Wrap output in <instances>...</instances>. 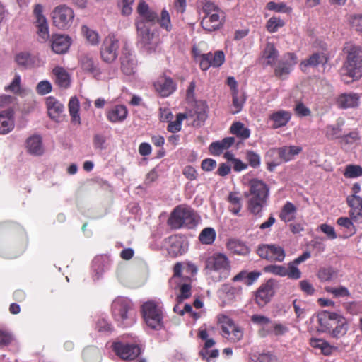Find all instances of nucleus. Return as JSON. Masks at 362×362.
<instances>
[{
    "mask_svg": "<svg viewBox=\"0 0 362 362\" xmlns=\"http://www.w3.org/2000/svg\"><path fill=\"white\" fill-rule=\"evenodd\" d=\"M135 345L122 341L113 343L112 349L117 356L124 361H132L136 358Z\"/></svg>",
    "mask_w": 362,
    "mask_h": 362,
    "instance_id": "2eb2a0df",
    "label": "nucleus"
},
{
    "mask_svg": "<svg viewBox=\"0 0 362 362\" xmlns=\"http://www.w3.org/2000/svg\"><path fill=\"white\" fill-rule=\"evenodd\" d=\"M218 322L221 328V335L231 342H237L243 337L242 329L228 316L220 315Z\"/></svg>",
    "mask_w": 362,
    "mask_h": 362,
    "instance_id": "6e6552de",
    "label": "nucleus"
},
{
    "mask_svg": "<svg viewBox=\"0 0 362 362\" xmlns=\"http://www.w3.org/2000/svg\"><path fill=\"white\" fill-rule=\"evenodd\" d=\"M166 242L168 244V254L171 256L176 257L184 252L182 241L177 237L170 236L166 240Z\"/></svg>",
    "mask_w": 362,
    "mask_h": 362,
    "instance_id": "f704fd0d",
    "label": "nucleus"
},
{
    "mask_svg": "<svg viewBox=\"0 0 362 362\" xmlns=\"http://www.w3.org/2000/svg\"><path fill=\"white\" fill-rule=\"evenodd\" d=\"M291 117L290 112L286 110H279L272 113L269 115V119L273 122L272 127L274 129L280 128L286 126Z\"/></svg>",
    "mask_w": 362,
    "mask_h": 362,
    "instance_id": "bb28decb",
    "label": "nucleus"
},
{
    "mask_svg": "<svg viewBox=\"0 0 362 362\" xmlns=\"http://www.w3.org/2000/svg\"><path fill=\"white\" fill-rule=\"evenodd\" d=\"M216 231L212 228H206L199 234V239L202 243L211 244L216 238Z\"/></svg>",
    "mask_w": 362,
    "mask_h": 362,
    "instance_id": "49530a36",
    "label": "nucleus"
},
{
    "mask_svg": "<svg viewBox=\"0 0 362 362\" xmlns=\"http://www.w3.org/2000/svg\"><path fill=\"white\" fill-rule=\"evenodd\" d=\"M134 59L135 56L131 53L128 48L125 47L123 49L122 56V71L126 75H132L134 74Z\"/></svg>",
    "mask_w": 362,
    "mask_h": 362,
    "instance_id": "b1692460",
    "label": "nucleus"
},
{
    "mask_svg": "<svg viewBox=\"0 0 362 362\" xmlns=\"http://www.w3.org/2000/svg\"><path fill=\"white\" fill-rule=\"evenodd\" d=\"M79 64L81 69L90 74L97 80H101V71L98 66V62L90 54H82L79 57Z\"/></svg>",
    "mask_w": 362,
    "mask_h": 362,
    "instance_id": "4468645a",
    "label": "nucleus"
},
{
    "mask_svg": "<svg viewBox=\"0 0 362 362\" xmlns=\"http://www.w3.org/2000/svg\"><path fill=\"white\" fill-rule=\"evenodd\" d=\"M127 114V110L124 105H116L107 112V118L112 123L121 122L126 119Z\"/></svg>",
    "mask_w": 362,
    "mask_h": 362,
    "instance_id": "c756f323",
    "label": "nucleus"
},
{
    "mask_svg": "<svg viewBox=\"0 0 362 362\" xmlns=\"http://www.w3.org/2000/svg\"><path fill=\"white\" fill-rule=\"evenodd\" d=\"M71 44V40L69 36L64 35H53L51 38L52 50L57 54L66 53Z\"/></svg>",
    "mask_w": 362,
    "mask_h": 362,
    "instance_id": "a211bd4d",
    "label": "nucleus"
},
{
    "mask_svg": "<svg viewBox=\"0 0 362 362\" xmlns=\"http://www.w3.org/2000/svg\"><path fill=\"white\" fill-rule=\"evenodd\" d=\"M141 313L146 325L150 328L160 330L164 327L163 312L158 304L147 301L141 305Z\"/></svg>",
    "mask_w": 362,
    "mask_h": 362,
    "instance_id": "39448f33",
    "label": "nucleus"
},
{
    "mask_svg": "<svg viewBox=\"0 0 362 362\" xmlns=\"http://www.w3.org/2000/svg\"><path fill=\"white\" fill-rule=\"evenodd\" d=\"M360 95L355 93H345L339 95L337 99V105L342 109L356 107L359 105Z\"/></svg>",
    "mask_w": 362,
    "mask_h": 362,
    "instance_id": "6ab92c4d",
    "label": "nucleus"
},
{
    "mask_svg": "<svg viewBox=\"0 0 362 362\" xmlns=\"http://www.w3.org/2000/svg\"><path fill=\"white\" fill-rule=\"evenodd\" d=\"M74 17L73 10L65 5L57 6L52 12L54 24L59 29L69 28Z\"/></svg>",
    "mask_w": 362,
    "mask_h": 362,
    "instance_id": "9b49d317",
    "label": "nucleus"
},
{
    "mask_svg": "<svg viewBox=\"0 0 362 362\" xmlns=\"http://www.w3.org/2000/svg\"><path fill=\"white\" fill-rule=\"evenodd\" d=\"M135 0H119V7L124 16H129L132 13V6Z\"/></svg>",
    "mask_w": 362,
    "mask_h": 362,
    "instance_id": "052dcab7",
    "label": "nucleus"
},
{
    "mask_svg": "<svg viewBox=\"0 0 362 362\" xmlns=\"http://www.w3.org/2000/svg\"><path fill=\"white\" fill-rule=\"evenodd\" d=\"M284 25V23L282 20L272 17L267 21V28L270 33H274L277 31L279 28L283 27Z\"/></svg>",
    "mask_w": 362,
    "mask_h": 362,
    "instance_id": "680f3d73",
    "label": "nucleus"
},
{
    "mask_svg": "<svg viewBox=\"0 0 362 362\" xmlns=\"http://www.w3.org/2000/svg\"><path fill=\"white\" fill-rule=\"evenodd\" d=\"M246 160L252 168H256L260 165L259 156L252 151H247L246 152Z\"/></svg>",
    "mask_w": 362,
    "mask_h": 362,
    "instance_id": "69168bd1",
    "label": "nucleus"
},
{
    "mask_svg": "<svg viewBox=\"0 0 362 362\" xmlns=\"http://www.w3.org/2000/svg\"><path fill=\"white\" fill-rule=\"evenodd\" d=\"M326 135L331 139L340 137L341 134V128L339 124L329 125L326 128Z\"/></svg>",
    "mask_w": 362,
    "mask_h": 362,
    "instance_id": "6e6d98bb",
    "label": "nucleus"
},
{
    "mask_svg": "<svg viewBox=\"0 0 362 362\" xmlns=\"http://www.w3.org/2000/svg\"><path fill=\"white\" fill-rule=\"evenodd\" d=\"M279 53L274 45L271 42L267 43L263 52L262 58L267 65H274L277 59Z\"/></svg>",
    "mask_w": 362,
    "mask_h": 362,
    "instance_id": "4c0bfd02",
    "label": "nucleus"
},
{
    "mask_svg": "<svg viewBox=\"0 0 362 362\" xmlns=\"http://www.w3.org/2000/svg\"><path fill=\"white\" fill-rule=\"evenodd\" d=\"M162 29L165 30L167 32H170L173 29V25L170 21V16L169 12L163 8L159 16H157L156 20Z\"/></svg>",
    "mask_w": 362,
    "mask_h": 362,
    "instance_id": "ea45409f",
    "label": "nucleus"
},
{
    "mask_svg": "<svg viewBox=\"0 0 362 362\" xmlns=\"http://www.w3.org/2000/svg\"><path fill=\"white\" fill-rule=\"evenodd\" d=\"M344 52L347 57L341 69L342 76H348L352 81L359 79L362 76V47L347 42L344 47ZM343 81L345 83L349 82L345 78H343Z\"/></svg>",
    "mask_w": 362,
    "mask_h": 362,
    "instance_id": "f03ea898",
    "label": "nucleus"
},
{
    "mask_svg": "<svg viewBox=\"0 0 362 362\" xmlns=\"http://www.w3.org/2000/svg\"><path fill=\"white\" fill-rule=\"evenodd\" d=\"M349 22L351 26L362 35V15L351 16Z\"/></svg>",
    "mask_w": 362,
    "mask_h": 362,
    "instance_id": "774afa93",
    "label": "nucleus"
},
{
    "mask_svg": "<svg viewBox=\"0 0 362 362\" xmlns=\"http://www.w3.org/2000/svg\"><path fill=\"white\" fill-rule=\"evenodd\" d=\"M16 62L18 65L28 68L34 64L35 58L28 52H20L16 56Z\"/></svg>",
    "mask_w": 362,
    "mask_h": 362,
    "instance_id": "c03bdc74",
    "label": "nucleus"
},
{
    "mask_svg": "<svg viewBox=\"0 0 362 362\" xmlns=\"http://www.w3.org/2000/svg\"><path fill=\"white\" fill-rule=\"evenodd\" d=\"M156 90L162 96L168 97L175 90V86L173 80L170 78L160 77L155 83Z\"/></svg>",
    "mask_w": 362,
    "mask_h": 362,
    "instance_id": "5701e85b",
    "label": "nucleus"
},
{
    "mask_svg": "<svg viewBox=\"0 0 362 362\" xmlns=\"http://www.w3.org/2000/svg\"><path fill=\"white\" fill-rule=\"evenodd\" d=\"M137 12L139 15L148 22H156L157 14L151 10L144 0L139 1L137 6Z\"/></svg>",
    "mask_w": 362,
    "mask_h": 362,
    "instance_id": "c9c22d12",
    "label": "nucleus"
},
{
    "mask_svg": "<svg viewBox=\"0 0 362 362\" xmlns=\"http://www.w3.org/2000/svg\"><path fill=\"white\" fill-rule=\"evenodd\" d=\"M251 321L261 328L259 334L262 337H264L272 332V321L269 317L262 315H253L251 317Z\"/></svg>",
    "mask_w": 362,
    "mask_h": 362,
    "instance_id": "cd10ccee",
    "label": "nucleus"
},
{
    "mask_svg": "<svg viewBox=\"0 0 362 362\" xmlns=\"http://www.w3.org/2000/svg\"><path fill=\"white\" fill-rule=\"evenodd\" d=\"M137 273L141 281L145 282L149 274V267L146 261L143 258H137Z\"/></svg>",
    "mask_w": 362,
    "mask_h": 362,
    "instance_id": "de8ad7c7",
    "label": "nucleus"
},
{
    "mask_svg": "<svg viewBox=\"0 0 362 362\" xmlns=\"http://www.w3.org/2000/svg\"><path fill=\"white\" fill-rule=\"evenodd\" d=\"M206 269L216 281L226 279L230 272V261L224 254H214L206 259Z\"/></svg>",
    "mask_w": 362,
    "mask_h": 362,
    "instance_id": "20e7f679",
    "label": "nucleus"
},
{
    "mask_svg": "<svg viewBox=\"0 0 362 362\" xmlns=\"http://www.w3.org/2000/svg\"><path fill=\"white\" fill-rule=\"evenodd\" d=\"M232 134L238 136L242 139H246L250 137V131L249 129L245 127L243 123L240 122H235L230 127Z\"/></svg>",
    "mask_w": 362,
    "mask_h": 362,
    "instance_id": "37998d69",
    "label": "nucleus"
},
{
    "mask_svg": "<svg viewBox=\"0 0 362 362\" xmlns=\"http://www.w3.org/2000/svg\"><path fill=\"white\" fill-rule=\"evenodd\" d=\"M107 139L105 136L96 134L93 136V146L96 149L104 150L107 148Z\"/></svg>",
    "mask_w": 362,
    "mask_h": 362,
    "instance_id": "e2e57ef3",
    "label": "nucleus"
},
{
    "mask_svg": "<svg viewBox=\"0 0 362 362\" xmlns=\"http://www.w3.org/2000/svg\"><path fill=\"white\" fill-rule=\"evenodd\" d=\"M347 178H355L362 176V167L358 165H348L344 172Z\"/></svg>",
    "mask_w": 362,
    "mask_h": 362,
    "instance_id": "09e8293b",
    "label": "nucleus"
},
{
    "mask_svg": "<svg viewBox=\"0 0 362 362\" xmlns=\"http://www.w3.org/2000/svg\"><path fill=\"white\" fill-rule=\"evenodd\" d=\"M174 274L170 279V284H176L180 287V294L177 296L176 300L182 303L185 300L189 298L192 295V286L190 279L182 276V264L177 262L174 266Z\"/></svg>",
    "mask_w": 362,
    "mask_h": 362,
    "instance_id": "0eeeda50",
    "label": "nucleus"
},
{
    "mask_svg": "<svg viewBox=\"0 0 362 362\" xmlns=\"http://www.w3.org/2000/svg\"><path fill=\"white\" fill-rule=\"evenodd\" d=\"M257 255L262 259L270 262H281L286 254L283 247L275 244H262L258 246Z\"/></svg>",
    "mask_w": 362,
    "mask_h": 362,
    "instance_id": "1a4fd4ad",
    "label": "nucleus"
},
{
    "mask_svg": "<svg viewBox=\"0 0 362 362\" xmlns=\"http://www.w3.org/2000/svg\"><path fill=\"white\" fill-rule=\"evenodd\" d=\"M275 286L276 281L269 279L258 288L256 292L255 300L259 307H264L271 300L274 294Z\"/></svg>",
    "mask_w": 362,
    "mask_h": 362,
    "instance_id": "ddd939ff",
    "label": "nucleus"
},
{
    "mask_svg": "<svg viewBox=\"0 0 362 362\" xmlns=\"http://www.w3.org/2000/svg\"><path fill=\"white\" fill-rule=\"evenodd\" d=\"M132 308V303L126 298H115L112 303V314L118 326L127 327L132 324L129 317V311Z\"/></svg>",
    "mask_w": 362,
    "mask_h": 362,
    "instance_id": "423d86ee",
    "label": "nucleus"
},
{
    "mask_svg": "<svg viewBox=\"0 0 362 362\" xmlns=\"http://www.w3.org/2000/svg\"><path fill=\"white\" fill-rule=\"evenodd\" d=\"M336 324L330 332L329 334L334 338H340L344 336L348 331V324L346 320L339 315Z\"/></svg>",
    "mask_w": 362,
    "mask_h": 362,
    "instance_id": "473e14b6",
    "label": "nucleus"
},
{
    "mask_svg": "<svg viewBox=\"0 0 362 362\" xmlns=\"http://www.w3.org/2000/svg\"><path fill=\"white\" fill-rule=\"evenodd\" d=\"M118 40L113 35H108L103 41L101 48V57L105 62H112L117 57Z\"/></svg>",
    "mask_w": 362,
    "mask_h": 362,
    "instance_id": "f8f14e48",
    "label": "nucleus"
},
{
    "mask_svg": "<svg viewBox=\"0 0 362 362\" xmlns=\"http://www.w3.org/2000/svg\"><path fill=\"white\" fill-rule=\"evenodd\" d=\"M35 16V25L37 28L38 40L40 42H47L49 37V25L47 18L43 15V6L41 4H36L33 10Z\"/></svg>",
    "mask_w": 362,
    "mask_h": 362,
    "instance_id": "9d476101",
    "label": "nucleus"
},
{
    "mask_svg": "<svg viewBox=\"0 0 362 362\" xmlns=\"http://www.w3.org/2000/svg\"><path fill=\"white\" fill-rule=\"evenodd\" d=\"M46 106L49 117L58 122L64 110L63 104L55 98L50 96L46 99Z\"/></svg>",
    "mask_w": 362,
    "mask_h": 362,
    "instance_id": "412c9836",
    "label": "nucleus"
},
{
    "mask_svg": "<svg viewBox=\"0 0 362 362\" xmlns=\"http://www.w3.org/2000/svg\"><path fill=\"white\" fill-rule=\"evenodd\" d=\"M250 362H276V358L272 353H255L250 356Z\"/></svg>",
    "mask_w": 362,
    "mask_h": 362,
    "instance_id": "79ce46f5",
    "label": "nucleus"
},
{
    "mask_svg": "<svg viewBox=\"0 0 362 362\" xmlns=\"http://www.w3.org/2000/svg\"><path fill=\"white\" fill-rule=\"evenodd\" d=\"M25 148L30 155L38 156L44 153L42 138L39 135H33L25 141Z\"/></svg>",
    "mask_w": 362,
    "mask_h": 362,
    "instance_id": "aec40b11",
    "label": "nucleus"
},
{
    "mask_svg": "<svg viewBox=\"0 0 362 362\" xmlns=\"http://www.w3.org/2000/svg\"><path fill=\"white\" fill-rule=\"evenodd\" d=\"M55 83L61 88H66L69 86L71 78L69 73L61 66H55L52 70Z\"/></svg>",
    "mask_w": 362,
    "mask_h": 362,
    "instance_id": "7c9ffc66",
    "label": "nucleus"
},
{
    "mask_svg": "<svg viewBox=\"0 0 362 362\" xmlns=\"http://www.w3.org/2000/svg\"><path fill=\"white\" fill-rule=\"evenodd\" d=\"M327 292L332 293L336 298L349 296L350 293L349 290L344 286L339 287H331L328 286L325 288Z\"/></svg>",
    "mask_w": 362,
    "mask_h": 362,
    "instance_id": "5fc2aeb1",
    "label": "nucleus"
},
{
    "mask_svg": "<svg viewBox=\"0 0 362 362\" xmlns=\"http://www.w3.org/2000/svg\"><path fill=\"white\" fill-rule=\"evenodd\" d=\"M293 305L297 318L300 320L304 318L307 310L306 303L300 300L295 299L293 301Z\"/></svg>",
    "mask_w": 362,
    "mask_h": 362,
    "instance_id": "8fccbe9b",
    "label": "nucleus"
},
{
    "mask_svg": "<svg viewBox=\"0 0 362 362\" xmlns=\"http://www.w3.org/2000/svg\"><path fill=\"white\" fill-rule=\"evenodd\" d=\"M14 128L13 112L6 110L0 112V134H6Z\"/></svg>",
    "mask_w": 362,
    "mask_h": 362,
    "instance_id": "4be33fe9",
    "label": "nucleus"
},
{
    "mask_svg": "<svg viewBox=\"0 0 362 362\" xmlns=\"http://www.w3.org/2000/svg\"><path fill=\"white\" fill-rule=\"evenodd\" d=\"M338 315L337 313L328 311L319 313L317 315V321L320 325V330L322 332H328L329 334L336 324Z\"/></svg>",
    "mask_w": 362,
    "mask_h": 362,
    "instance_id": "f3484780",
    "label": "nucleus"
},
{
    "mask_svg": "<svg viewBox=\"0 0 362 362\" xmlns=\"http://www.w3.org/2000/svg\"><path fill=\"white\" fill-rule=\"evenodd\" d=\"M52 86L49 81L44 80L38 83L36 90L40 95H46L52 91Z\"/></svg>",
    "mask_w": 362,
    "mask_h": 362,
    "instance_id": "0e129e2a",
    "label": "nucleus"
},
{
    "mask_svg": "<svg viewBox=\"0 0 362 362\" xmlns=\"http://www.w3.org/2000/svg\"><path fill=\"white\" fill-rule=\"evenodd\" d=\"M81 33L87 42L90 45H96L99 43L100 37L95 30L90 29L86 25H83L81 27Z\"/></svg>",
    "mask_w": 362,
    "mask_h": 362,
    "instance_id": "a19ab883",
    "label": "nucleus"
},
{
    "mask_svg": "<svg viewBox=\"0 0 362 362\" xmlns=\"http://www.w3.org/2000/svg\"><path fill=\"white\" fill-rule=\"evenodd\" d=\"M200 217L191 208L188 206H177L168 220V223L173 228H193L199 223Z\"/></svg>",
    "mask_w": 362,
    "mask_h": 362,
    "instance_id": "7ed1b4c3",
    "label": "nucleus"
},
{
    "mask_svg": "<svg viewBox=\"0 0 362 362\" xmlns=\"http://www.w3.org/2000/svg\"><path fill=\"white\" fill-rule=\"evenodd\" d=\"M279 158L285 162L294 158L301 151L302 148L296 146H283L276 149Z\"/></svg>",
    "mask_w": 362,
    "mask_h": 362,
    "instance_id": "2f4dec72",
    "label": "nucleus"
},
{
    "mask_svg": "<svg viewBox=\"0 0 362 362\" xmlns=\"http://www.w3.org/2000/svg\"><path fill=\"white\" fill-rule=\"evenodd\" d=\"M69 112L71 117V122L74 124L80 125L81 123V117L78 113L80 109V103L76 97H71L69 102Z\"/></svg>",
    "mask_w": 362,
    "mask_h": 362,
    "instance_id": "72a5a7b5",
    "label": "nucleus"
},
{
    "mask_svg": "<svg viewBox=\"0 0 362 362\" xmlns=\"http://www.w3.org/2000/svg\"><path fill=\"white\" fill-rule=\"evenodd\" d=\"M337 223L341 226L347 229L350 233V235H353L356 233V228L354 226L351 221L347 217H341L338 218Z\"/></svg>",
    "mask_w": 362,
    "mask_h": 362,
    "instance_id": "338daca9",
    "label": "nucleus"
},
{
    "mask_svg": "<svg viewBox=\"0 0 362 362\" xmlns=\"http://www.w3.org/2000/svg\"><path fill=\"white\" fill-rule=\"evenodd\" d=\"M264 271L267 273L272 274L280 276H286V267L283 265L270 264L264 268Z\"/></svg>",
    "mask_w": 362,
    "mask_h": 362,
    "instance_id": "603ef678",
    "label": "nucleus"
},
{
    "mask_svg": "<svg viewBox=\"0 0 362 362\" xmlns=\"http://www.w3.org/2000/svg\"><path fill=\"white\" fill-rule=\"evenodd\" d=\"M286 59L291 60V63L286 65L281 61L277 67L275 69V74L277 76L283 77L290 74L293 66L297 64L298 60L296 56L293 53L286 54Z\"/></svg>",
    "mask_w": 362,
    "mask_h": 362,
    "instance_id": "a878e982",
    "label": "nucleus"
},
{
    "mask_svg": "<svg viewBox=\"0 0 362 362\" xmlns=\"http://www.w3.org/2000/svg\"><path fill=\"white\" fill-rule=\"evenodd\" d=\"M111 259L107 256H100L94 259L93 267L95 272L94 279H99L103 274L109 269Z\"/></svg>",
    "mask_w": 362,
    "mask_h": 362,
    "instance_id": "393cba45",
    "label": "nucleus"
},
{
    "mask_svg": "<svg viewBox=\"0 0 362 362\" xmlns=\"http://www.w3.org/2000/svg\"><path fill=\"white\" fill-rule=\"evenodd\" d=\"M233 95V106L235 110L233 111V114L239 112L245 103V98L243 95H239L237 93H232Z\"/></svg>",
    "mask_w": 362,
    "mask_h": 362,
    "instance_id": "4d7b16f0",
    "label": "nucleus"
},
{
    "mask_svg": "<svg viewBox=\"0 0 362 362\" xmlns=\"http://www.w3.org/2000/svg\"><path fill=\"white\" fill-rule=\"evenodd\" d=\"M213 53L209 52L200 55L199 66L203 71H206L210 66H212Z\"/></svg>",
    "mask_w": 362,
    "mask_h": 362,
    "instance_id": "13d9d810",
    "label": "nucleus"
},
{
    "mask_svg": "<svg viewBox=\"0 0 362 362\" xmlns=\"http://www.w3.org/2000/svg\"><path fill=\"white\" fill-rule=\"evenodd\" d=\"M186 117L185 114L180 113L177 115L176 119L169 123L168 130L173 133L179 132L181 129L182 122Z\"/></svg>",
    "mask_w": 362,
    "mask_h": 362,
    "instance_id": "864d4df0",
    "label": "nucleus"
},
{
    "mask_svg": "<svg viewBox=\"0 0 362 362\" xmlns=\"http://www.w3.org/2000/svg\"><path fill=\"white\" fill-rule=\"evenodd\" d=\"M227 248L231 252L240 255H246L250 252L248 247L244 243L235 239L230 240L227 243Z\"/></svg>",
    "mask_w": 362,
    "mask_h": 362,
    "instance_id": "e433bc0d",
    "label": "nucleus"
},
{
    "mask_svg": "<svg viewBox=\"0 0 362 362\" xmlns=\"http://www.w3.org/2000/svg\"><path fill=\"white\" fill-rule=\"evenodd\" d=\"M269 187L262 180L252 179L249 182V190L244 192L247 199V209L253 214L262 212L267 204Z\"/></svg>",
    "mask_w": 362,
    "mask_h": 362,
    "instance_id": "f257e3e1",
    "label": "nucleus"
},
{
    "mask_svg": "<svg viewBox=\"0 0 362 362\" xmlns=\"http://www.w3.org/2000/svg\"><path fill=\"white\" fill-rule=\"evenodd\" d=\"M223 18V12L205 15L201 21V25L205 30L212 32L221 28Z\"/></svg>",
    "mask_w": 362,
    "mask_h": 362,
    "instance_id": "dca6fc26",
    "label": "nucleus"
},
{
    "mask_svg": "<svg viewBox=\"0 0 362 362\" xmlns=\"http://www.w3.org/2000/svg\"><path fill=\"white\" fill-rule=\"evenodd\" d=\"M327 59L323 53H314L308 59L303 61L300 64V69L305 72L308 67H315L319 64L327 63Z\"/></svg>",
    "mask_w": 362,
    "mask_h": 362,
    "instance_id": "c85d7f7f",
    "label": "nucleus"
},
{
    "mask_svg": "<svg viewBox=\"0 0 362 362\" xmlns=\"http://www.w3.org/2000/svg\"><path fill=\"white\" fill-rule=\"evenodd\" d=\"M296 212V206L291 202H287L284 205L279 216L283 221L289 222L294 219Z\"/></svg>",
    "mask_w": 362,
    "mask_h": 362,
    "instance_id": "58836bf2",
    "label": "nucleus"
},
{
    "mask_svg": "<svg viewBox=\"0 0 362 362\" xmlns=\"http://www.w3.org/2000/svg\"><path fill=\"white\" fill-rule=\"evenodd\" d=\"M347 202L350 207L353 210L358 209L360 211L358 212L357 215L362 217V198L358 195L352 194L347 197Z\"/></svg>",
    "mask_w": 362,
    "mask_h": 362,
    "instance_id": "3c124183",
    "label": "nucleus"
},
{
    "mask_svg": "<svg viewBox=\"0 0 362 362\" xmlns=\"http://www.w3.org/2000/svg\"><path fill=\"white\" fill-rule=\"evenodd\" d=\"M83 356L86 362H100L101 359L99 350L94 347L86 349L83 351Z\"/></svg>",
    "mask_w": 362,
    "mask_h": 362,
    "instance_id": "a18cd8bd",
    "label": "nucleus"
},
{
    "mask_svg": "<svg viewBox=\"0 0 362 362\" xmlns=\"http://www.w3.org/2000/svg\"><path fill=\"white\" fill-rule=\"evenodd\" d=\"M286 276L291 279H299L301 277V272L297 267V265L289 262L288 267H286Z\"/></svg>",
    "mask_w": 362,
    "mask_h": 362,
    "instance_id": "bf43d9fd",
    "label": "nucleus"
}]
</instances>
